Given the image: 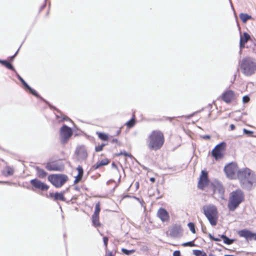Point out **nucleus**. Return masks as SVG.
Masks as SVG:
<instances>
[{"label": "nucleus", "instance_id": "1", "mask_svg": "<svg viewBox=\"0 0 256 256\" xmlns=\"http://www.w3.org/2000/svg\"><path fill=\"white\" fill-rule=\"evenodd\" d=\"M242 188L251 190L256 186V174L248 168L240 169L238 172V178Z\"/></svg>", "mask_w": 256, "mask_h": 256}, {"label": "nucleus", "instance_id": "2", "mask_svg": "<svg viewBox=\"0 0 256 256\" xmlns=\"http://www.w3.org/2000/svg\"><path fill=\"white\" fill-rule=\"evenodd\" d=\"M244 200V194L240 189L232 192L230 194L228 202V208L230 211L234 212L240 204Z\"/></svg>", "mask_w": 256, "mask_h": 256}, {"label": "nucleus", "instance_id": "3", "mask_svg": "<svg viewBox=\"0 0 256 256\" xmlns=\"http://www.w3.org/2000/svg\"><path fill=\"white\" fill-rule=\"evenodd\" d=\"M164 141L162 133L159 130H154L148 136V146L151 150H158L163 145Z\"/></svg>", "mask_w": 256, "mask_h": 256}, {"label": "nucleus", "instance_id": "4", "mask_svg": "<svg viewBox=\"0 0 256 256\" xmlns=\"http://www.w3.org/2000/svg\"><path fill=\"white\" fill-rule=\"evenodd\" d=\"M202 210L211 225L215 226L217 224L218 218L217 208L214 204H209L203 206Z\"/></svg>", "mask_w": 256, "mask_h": 256}, {"label": "nucleus", "instance_id": "5", "mask_svg": "<svg viewBox=\"0 0 256 256\" xmlns=\"http://www.w3.org/2000/svg\"><path fill=\"white\" fill-rule=\"evenodd\" d=\"M240 69L246 76H251L256 70V62L250 58H244L240 62Z\"/></svg>", "mask_w": 256, "mask_h": 256}, {"label": "nucleus", "instance_id": "6", "mask_svg": "<svg viewBox=\"0 0 256 256\" xmlns=\"http://www.w3.org/2000/svg\"><path fill=\"white\" fill-rule=\"evenodd\" d=\"M48 180L57 188L62 187L68 180L66 175L62 174H52L48 176Z\"/></svg>", "mask_w": 256, "mask_h": 256}, {"label": "nucleus", "instance_id": "7", "mask_svg": "<svg viewBox=\"0 0 256 256\" xmlns=\"http://www.w3.org/2000/svg\"><path fill=\"white\" fill-rule=\"evenodd\" d=\"M238 170L237 164L235 162H231L225 166L224 170L226 176L232 180L238 178Z\"/></svg>", "mask_w": 256, "mask_h": 256}, {"label": "nucleus", "instance_id": "8", "mask_svg": "<svg viewBox=\"0 0 256 256\" xmlns=\"http://www.w3.org/2000/svg\"><path fill=\"white\" fill-rule=\"evenodd\" d=\"M226 144L224 142H221L218 144L212 151V154L214 157L218 160L222 158L226 150Z\"/></svg>", "mask_w": 256, "mask_h": 256}, {"label": "nucleus", "instance_id": "9", "mask_svg": "<svg viewBox=\"0 0 256 256\" xmlns=\"http://www.w3.org/2000/svg\"><path fill=\"white\" fill-rule=\"evenodd\" d=\"M210 183L208 173L206 171L202 170L198 183V188L203 190Z\"/></svg>", "mask_w": 256, "mask_h": 256}, {"label": "nucleus", "instance_id": "10", "mask_svg": "<svg viewBox=\"0 0 256 256\" xmlns=\"http://www.w3.org/2000/svg\"><path fill=\"white\" fill-rule=\"evenodd\" d=\"M213 194L218 198L224 200V198L225 190L223 186L219 182H215L212 184Z\"/></svg>", "mask_w": 256, "mask_h": 256}, {"label": "nucleus", "instance_id": "11", "mask_svg": "<svg viewBox=\"0 0 256 256\" xmlns=\"http://www.w3.org/2000/svg\"><path fill=\"white\" fill-rule=\"evenodd\" d=\"M72 129L66 126H64L60 130V136L62 142L65 144L69 138L72 136Z\"/></svg>", "mask_w": 256, "mask_h": 256}, {"label": "nucleus", "instance_id": "12", "mask_svg": "<svg viewBox=\"0 0 256 256\" xmlns=\"http://www.w3.org/2000/svg\"><path fill=\"white\" fill-rule=\"evenodd\" d=\"M240 237L244 238L247 240H256V233L252 232L247 229H243L238 232Z\"/></svg>", "mask_w": 256, "mask_h": 256}, {"label": "nucleus", "instance_id": "13", "mask_svg": "<svg viewBox=\"0 0 256 256\" xmlns=\"http://www.w3.org/2000/svg\"><path fill=\"white\" fill-rule=\"evenodd\" d=\"M30 183L32 187L41 191H47L50 188L48 185L36 178L32 180Z\"/></svg>", "mask_w": 256, "mask_h": 256}, {"label": "nucleus", "instance_id": "14", "mask_svg": "<svg viewBox=\"0 0 256 256\" xmlns=\"http://www.w3.org/2000/svg\"><path fill=\"white\" fill-rule=\"evenodd\" d=\"M46 168L50 171H62L64 166L63 164L56 163V161H50L46 164Z\"/></svg>", "mask_w": 256, "mask_h": 256}, {"label": "nucleus", "instance_id": "15", "mask_svg": "<svg viewBox=\"0 0 256 256\" xmlns=\"http://www.w3.org/2000/svg\"><path fill=\"white\" fill-rule=\"evenodd\" d=\"M156 216L163 222H168L170 219L168 212L164 208H160L157 212Z\"/></svg>", "mask_w": 256, "mask_h": 256}, {"label": "nucleus", "instance_id": "16", "mask_svg": "<svg viewBox=\"0 0 256 256\" xmlns=\"http://www.w3.org/2000/svg\"><path fill=\"white\" fill-rule=\"evenodd\" d=\"M182 229L180 224H175L168 230L169 235L172 237H177L182 232Z\"/></svg>", "mask_w": 256, "mask_h": 256}, {"label": "nucleus", "instance_id": "17", "mask_svg": "<svg viewBox=\"0 0 256 256\" xmlns=\"http://www.w3.org/2000/svg\"><path fill=\"white\" fill-rule=\"evenodd\" d=\"M76 170L78 172V174L74 176V184H77L79 183L82 180L84 176V171L82 167L81 166H78Z\"/></svg>", "mask_w": 256, "mask_h": 256}, {"label": "nucleus", "instance_id": "18", "mask_svg": "<svg viewBox=\"0 0 256 256\" xmlns=\"http://www.w3.org/2000/svg\"><path fill=\"white\" fill-rule=\"evenodd\" d=\"M76 154L78 156V158L84 160L87 158V152L85 148L83 146H80L77 148Z\"/></svg>", "mask_w": 256, "mask_h": 256}, {"label": "nucleus", "instance_id": "19", "mask_svg": "<svg viewBox=\"0 0 256 256\" xmlns=\"http://www.w3.org/2000/svg\"><path fill=\"white\" fill-rule=\"evenodd\" d=\"M250 36L246 32L241 34L240 36V48L244 47L245 44L250 39Z\"/></svg>", "mask_w": 256, "mask_h": 256}, {"label": "nucleus", "instance_id": "20", "mask_svg": "<svg viewBox=\"0 0 256 256\" xmlns=\"http://www.w3.org/2000/svg\"><path fill=\"white\" fill-rule=\"evenodd\" d=\"M50 196L53 198L54 200H62L64 201L65 198L64 197V194L62 192H56V193H50Z\"/></svg>", "mask_w": 256, "mask_h": 256}, {"label": "nucleus", "instance_id": "21", "mask_svg": "<svg viewBox=\"0 0 256 256\" xmlns=\"http://www.w3.org/2000/svg\"><path fill=\"white\" fill-rule=\"evenodd\" d=\"M14 172V170L13 167L6 166L2 170V174L6 176H8L13 175Z\"/></svg>", "mask_w": 256, "mask_h": 256}, {"label": "nucleus", "instance_id": "22", "mask_svg": "<svg viewBox=\"0 0 256 256\" xmlns=\"http://www.w3.org/2000/svg\"><path fill=\"white\" fill-rule=\"evenodd\" d=\"M234 92L232 91L226 92L222 96L223 100L226 102H230L234 98Z\"/></svg>", "mask_w": 256, "mask_h": 256}, {"label": "nucleus", "instance_id": "23", "mask_svg": "<svg viewBox=\"0 0 256 256\" xmlns=\"http://www.w3.org/2000/svg\"><path fill=\"white\" fill-rule=\"evenodd\" d=\"M92 226L95 228H99L102 226V224L100 220V216L92 215Z\"/></svg>", "mask_w": 256, "mask_h": 256}, {"label": "nucleus", "instance_id": "24", "mask_svg": "<svg viewBox=\"0 0 256 256\" xmlns=\"http://www.w3.org/2000/svg\"><path fill=\"white\" fill-rule=\"evenodd\" d=\"M109 161H98L91 167L90 170H95L104 166L107 165Z\"/></svg>", "mask_w": 256, "mask_h": 256}, {"label": "nucleus", "instance_id": "25", "mask_svg": "<svg viewBox=\"0 0 256 256\" xmlns=\"http://www.w3.org/2000/svg\"><path fill=\"white\" fill-rule=\"evenodd\" d=\"M36 170L37 176L40 178H44L48 174L47 172L38 166L36 168Z\"/></svg>", "mask_w": 256, "mask_h": 256}, {"label": "nucleus", "instance_id": "26", "mask_svg": "<svg viewBox=\"0 0 256 256\" xmlns=\"http://www.w3.org/2000/svg\"><path fill=\"white\" fill-rule=\"evenodd\" d=\"M18 78L19 80L21 81V82L25 86V87L32 94L34 95L37 96L36 92L34 90H32L30 87V86L20 76H18Z\"/></svg>", "mask_w": 256, "mask_h": 256}, {"label": "nucleus", "instance_id": "27", "mask_svg": "<svg viewBox=\"0 0 256 256\" xmlns=\"http://www.w3.org/2000/svg\"><path fill=\"white\" fill-rule=\"evenodd\" d=\"M220 238L223 240L224 242L227 244H231L234 241V240L230 239L228 238L224 234L220 236Z\"/></svg>", "mask_w": 256, "mask_h": 256}, {"label": "nucleus", "instance_id": "28", "mask_svg": "<svg viewBox=\"0 0 256 256\" xmlns=\"http://www.w3.org/2000/svg\"><path fill=\"white\" fill-rule=\"evenodd\" d=\"M240 18L243 22L246 23L248 20L251 18V16L246 14H240Z\"/></svg>", "mask_w": 256, "mask_h": 256}, {"label": "nucleus", "instance_id": "29", "mask_svg": "<svg viewBox=\"0 0 256 256\" xmlns=\"http://www.w3.org/2000/svg\"><path fill=\"white\" fill-rule=\"evenodd\" d=\"M100 202H97L94 208V211L93 215L100 216Z\"/></svg>", "mask_w": 256, "mask_h": 256}, {"label": "nucleus", "instance_id": "30", "mask_svg": "<svg viewBox=\"0 0 256 256\" xmlns=\"http://www.w3.org/2000/svg\"><path fill=\"white\" fill-rule=\"evenodd\" d=\"M0 63L5 66L7 68L12 70H14V66L6 60H0Z\"/></svg>", "mask_w": 256, "mask_h": 256}, {"label": "nucleus", "instance_id": "31", "mask_svg": "<svg viewBox=\"0 0 256 256\" xmlns=\"http://www.w3.org/2000/svg\"><path fill=\"white\" fill-rule=\"evenodd\" d=\"M96 133L98 136V138L100 139H101L103 140H108V134H104V133H102V132H97Z\"/></svg>", "mask_w": 256, "mask_h": 256}, {"label": "nucleus", "instance_id": "32", "mask_svg": "<svg viewBox=\"0 0 256 256\" xmlns=\"http://www.w3.org/2000/svg\"><path fill=\"white\" fill-rule=\"evenodd\" d=\"M122 252L123 254H126V255H130L131 254L135 252L134 250H128L126 248H122Z\"/></svg>", "mask_w": 256, "mask_h": 256}, {"label": "nucleus", "instance_id": "33", "mask_svg": "<svg viewBox=\"0 0 256 256\" xmlns=\"http://www.w3.org/2000/svg\"><path fill=\"white\" fill-rule=\"evenodd\" d=\"M190 230L193 234H196L195 225L193 222H189L188 224Z\"/></svg>", "mask_w": 256, "mask_h": 256}, {"label": "nucleus", "instance_id": "34", "mask_svg": "<svg viewBox=\"0 0 256 256\" xmlns=\"http://www.w3.org/2000/svg\"><path fill=\"white\" fill-rule=\"evenodd\" d=\"M182 246H195V244L194 241L189 242H185L182 244Z\"/></svg>", "mask_w": 256, "mask_h": 256}, {"label": "nucleus", "instance_id": "35", "mask_svg": "<svg viewBox=\"0 0 256 256\" xmlns=\"http://www.w3.org/2000/svg\"><path fill=\"white\" fill-rule=\"evenodd\" d=\"M134 124V118H132V120H129L128 122H126V126L129 127V128H131L132 126H133Z\"/></svg>", "mask_w": 256, "mask_h": 256}, {"label": "nucleus", "instance_id": "36", "mask_svg": "<svg viewBox=\"0 0 256 256\" xmlns=\"http://www.w3.org/2000/svg\"><path fill=\"white\" fill-rule=\"evenodd\" d=\"M103 241H104V245L105 248H108V238L106 237V236H104L103 238Z\"/></svg>", "mask_w": 256, "mask_h": 256}, {"label": "nucleus", "instance_id": "37", "mask_svg": "<svg viewBox=\"0 0 256 256\" xmlns=\"http://www.w3.org/2000/svg\"><path fill=\"white\" fill-rule=\"evenodd\" d=\"M250 100V98L248 96H245L242 98V102L244 103L248 102Z\"/></svg>", "mask_w": 256, "mask_h": 256}, {"label": "nucleus", "instance_id": "38", "mask_svg": "<svg viewBox=\"0 0 256 256\" xmlns=\"http://www.w3.org/2000/svg\"><path fill=\"white\" fill-rule=\"evenodd\" d=\"M104 146V144H102L101 146H98L96 147V152H100L102 150L103 146Z\"/></svg>", "mask_w": 256, "mask_h": 256}, {"label": "nucleus", "instance_id": "39", "mask_svg": "<svg viewBox=\"0 0 256 256\" xmlns=\"http://www.w3.org/2000/svg\"><path fill=\"white\" fill-rule=\"evenodd\" d=\"M210 238L213 240H214L216 242H219L220 240V238H214V236H212L211 234H210Z\"/></svg>", "mask_w": 256, "mask_h": 256}, {"label": "nucleus", "instance_id": "40", "mask_svg": "<svg viewBox=\"0 0 256 256\" xmlns=\"http://www.w3.org/2000/svg\"><path fill=\"white\" fill-rule=\"evenodd\" d=\"M194 254L196 256H200L202 254V252L200 250H196L194 251Z\"/></svg>", "mask_w": 256, "mask_h": 256}, {"label": "nucleus", "instance_id": "41", "mask_svg": "<svg viewBox=\"0 0 256 256\" xmlns=\"http://www.w3.org/2000/svg\"><path fill=\"white\" fill-rule=\"evenodd\" d=\"M173 256H181L180 252L179 250H176L173 253Z\"/></svg>", "mask_w": 256, "mask_h": 256}, {"label": "nucleus", "instance_id": "42", "mask_svg": "<svg viewBox=\"0 0 256 256\" xmlns=\"http://www.w3.org/2000/svg\"><path fill=\"white\" fill-rule=\"evenodd\" d=\"M105 256H114L112 252H106Z\"/></svg>", "mask_w": 256, "mask_h": 256}, {"label": "nucleus", "instance_id": "43", "mask_svg": "<svg viewBox=\"0 0 256 256\" xmlns=\"http://www.w3.org/2000/svg\"><path fill=\"white\" fill-rule=\"evenodd\" d=\"M244 132L245 134H251L252 133V132L248 130L245 128L244 129Z\"/></svg>", "mask_w": 256, "mask_h": 256}, {"label": "nucleus", "instance_id": "44", "mask_svg": "<svg viewBox=\"0 0 256 256\" xmlns=\"http://www.w3.org/2000/svg\"><path fill=\"white\" fill-rule=\"evenodd\" d=\"M122 154H124V156H128L130 158H132V156L130 155V154H126V153H121V154H118V156H120V155H122Z\"/></svg>", "mask_w": 256, "mask_h": 256}, {"label": "nucleus", "instance_id": "45", "mask_svg": "<svg viewBox=\"0 0 256 256\" xmlns=\"http://www.w3.org/2000/svg\"><path fill=\"white\" fill-rule=\"evenodd\" d=\"M203 138H204V139H210V136L209 135H206V136H203Z\"/></svg>", "mask_w": 256, "mask_h": 256}, {"label": "nucleus", "instance_id": "46", "mask_svg": "<svg viewBox=\"0 0 256 256\" xmlns=\"http://www.w3.org/2000/svg\"><path fill=\"white\" fill-rule=\"evenodd\" d=\"M230 128L231 130H234V128H235V126H234V124H230Z\"/></svg>", "mask_w": 256, "mask_h": 256}, {"label": "nucleus", "instance_id": "47", "mask_svg": "<svg viewBox=\"0 0 256 256\" xmlns=\"http://www.w3.org/2000/svg\"><path fill=\"white\" fill-rule=\"evenodd\" d=\"M150 181L152 182V183L154 182H155V181H156L155 178H150Z\"/></svg>", "mask_w": 256, "mask_h": 256}, {"label": "nucleus", "instance_id": "48", "mask_svg": "<svg viewBox=\"0 0 256 256\" xmlns=\"http://www.w3.org/2000/svg\"><path fill=\"white\" fill-rule=\"evenodd\" d=\"M112 166L113 168H117V166L116 165L114 164V162H112Z\"/></svg>", "mask_w": 256, "mask_h": 256}, {"label": "nucleus", "instance_id": "49", "mask_svg": "<svg viewBox=\"0 0 256 256\" xmlns=\"http://www.w3.org/2000/svg\"><path fill=\"white\" fill-rule=\"evenodd\" d=\"M18 52V51H17V52H16L15 54H14V56H12L11 57V58H11V60H14V56H16V55L17 54Z\"/></svg>", "mask_w": 256, "mask_h": 256}, {"label": "nucleus", "instance_id": "50", "mask_svg": "<svg viewBox=\"0 0 256 256\" xmlns=\"http://www.w3.org/2000/svg\"><path fill=\"white\" fill-rule=\"evenodd\" d=\"M136 187H137V188H138V186H139V183H138V182H136Z\"/></svg>", "mask_w": 256, "mask_h": 256}, {"label": "nucleus", "instance_id": "51", "mask_svg": "<svg viewBox=\"0 0 256 256\" xmlns=\"http://www.w3.org/2000/svg\"><path fill=\"white\" fill-rule=\"evenodd\" d=\"M116 141H117V140H113V142H116Z\"/></svg>", "mask_w": 256, "mask_h": 256}]
</instances>
